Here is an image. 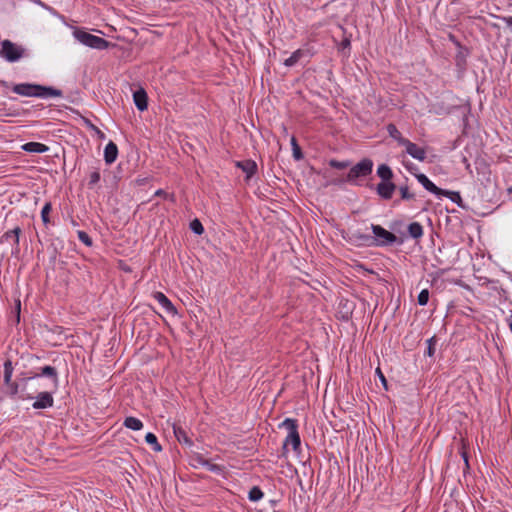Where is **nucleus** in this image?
<instances>
[{
	"label": "nucleus",
	"mask_w": 512,
	"mask_h": 512,
	"mask_svg": "<svg viewBox=\"0 0 512 512\" xmlns=\"http://www.w3.org/2000/svg\"><path fill=\"white\" fill-rule=\"evenodd\" d=\"M13 92L25 97H60L62 92L52 87H45L37 84L21 83L13 87Z\"/></svg>",
	"instance_id": "1"
},
{
	"label": "nucleus",
	"mask_w": 512,
	"mask_h": 512,
	"mask_svg": "<svg viewBox=\"0 0 512 512\" xmlns=\"http://www.w3.org/2000/svg\"><path fill=\"white\" fill-rule=\"evenodd\" d=\"M280 427H283L287 430L288 434L283 442V454H286L289 450V447L295 452L300 450L301 439L298 432V425L296 420L291 418H286L281 424Z\"/></svg>",
	"instance_id": "2"
},
{
	"label": "nucleus",
	"mask_w": 512,
	"mask_h": 512,
	"mask_svg": "<svg viewBox=\"0 0 512 512\" xmlns=\"http://www.w3.org/2000/svg\"><path fill=\"white\" fill-rule=\"evenodd\" d=\"M28 50L10 40L1 42L0 57L9 63L18 62L22 58L28 57Z\"/></svg>",
	"instance_id": "3"
},
{
	"label": "nucleus",
	"mask_w": 512,
	"mask_h": 512,
	"mask_svg": "<svg viewBox=\"0 0 512 512\" xmlns=\"http://www.w3.org/2000/svg\"><path fill=\"white\" fill-rule=\"evenodd\" d=\"M21 399H34L35 395L42 389H48L49 385L45 384L42 378L37 375L24 378L21 381Z\"/></svg>",
	"instance_id": "4"
},
{
	"label": "nucleus",
	"mask_w": 512,
	"mask_h": 512,
	"mask_svg": "<svg viewBox=\"0 0 512 512\" xmlns=\"http://www.w3.org/2000/svg\"><path fill=\"white\" fill-rule=\"evenodd\" d=\"M73 36L81 44L93 49L104 50L109 46V42L104 38L90 34L84 30H74Z\"/></svg>",
	"instance_id": "5"
},
{
	"label": "nucleus",
	"mask_w": 512,
	"mask_h": 512,
	"mask_svg": "<svg viewBox=\"0 0 512 512\" xmlns=\"http://www.w3.org/2000/svg\"><path fill=\"white\" fill-rule=\"evenodd\" d=\"M373 162L370 159H363L354 165L347 175V180L352 182L359 177H365L372 172Z\"/></svg>",
	"instance_id": "6"
},
{
	"label": "nucleus",
	"mask_w": 512,
	"mask_h": 512,
	"mask_svg": "<svg viewBox=\"0 0 512 512\" xmlns=\"http://www.w3.org/2000/svg\"><path fill=\"white\" fill-rule=\"evenodd\" d=\"M371 229L375 236L376 245L378 246L390 245L394 243L397 239L393 233L384 229L380 225L372 224Z\"/></svg>",
	"instance_id": "7"
},
{
	"label": "nucleus",
	"mask_w": 512,
	"mask_h": 512,
	"mask_svg": "<svg viewBox=\"0 0 512 512\" xmlns=\"http://www.w3.org/2000/svg\"><path fill=\"white\" fill-rule=\"evenodd\" d=\"M55 390L47 391L43 390L35 395V402L32 404L34 409H46L50 408L54 404L53 392Z\"/></svg>",
	"instance_id": "8"
},
{
	"label": "nucleus",
	"mask_w": 512,
	"mask_h": 512,
	"mask_svg": "<svg viewBox=\"0 0 512 512\" xmlns=\"http://www.w3.org/2000/svg\"><path fill=\"white\" fill-rule=\"evenodd\" d=\"M416 179L418 182L429 192L435 194L436 196H448L450 194L449 191L442 190L438 188L425 174L419 173L416 174Z\"/></svg>",
	"instance_id": "9"
},
{
	"label": "nucleus",
	"mask_w": 512,
	"mask_h": 512,
	"mask_svg": "<svg viewBox=\"0 0 512 512\" xmlns=\"http://www.w3.org/2000/svg\"><path fill=\"white\" fill-rule=\"evenodd\" d=\"M155 301L158 303L160 309L166 313L168 317H174L177 313L171 301L161 292H156L153 295Z\"/></svg>",
	"instance_id": "10"
},
{
	"label": "nucleus",
	"mask_w": 512,
	"mask_h": 512,
	"mask_svg": "<svg viewBox=\"0 0 512 512\" xmlns=\"http://www.w3.org/2000/svg\"><path fill=\"white\" fill-rule=\"evenodd\" d=\"M402 146L405 147L406 153L410 155L412 158L421 162L426 159V151L423 147L416 145L415 143L411 142L408 139L404 142Z\"/></svg>",
	"instance_id": "11"
},
{
	"label": "nucleus",
	"mask_w": 512,
	"mask_h": 512,
	"mask_svg": "<svg viewBox=\"0 0 512 512\" xmlns=\"http://www.w3.org/2000/svg\"><path fill=\"white\" fill-rule=\"evenodd\" d=\"M36 375L39 376L40 378L43 377V376L49 377L50 378L51 387L53 388V390L57 389V387H58V374H57V371H56V369L54 367L49 366V365L44 366L43 368H41V372L37 373Z\"/></svg>",
	"instance_id": "12"
},
{
	"label": "nucleus",
	"mask_w": 512,
	"mask_h": 512,
	"mask_svg": "<svg viewBox=\"0 0 512 512\" xmlns=\"http://www.w3.org/2000/svg\"><path fill=\"white\" fill-rule=\"evenodd\" d=\"M395 189L396 186L391 181L380 182L377 185V193L383 199H390Z\"/></svg>",
	"instance_id": "13"
},
{
	"label": "nucleus",
	"mask_w": 512,
	"mask_h": 512,
	"mask_svg": "<svg viewBox=\"0 0 512 512\" xmlns=\"http://www.w3.org/2000/svg\"><path fill=\"white\" fill-rule=\"evenodd\" d=\"M236 166L246 174V179H250L257 171V165L252 160L239 161Z\"/></svg>",
	"instance_id": "14"
},
{
	"label": "nucleus",
	"mask_w": 512,
	"mask_h": 512,
	"mask_svg": "<svg viewBox=\"0 0 512 512\" xmlns=\"http://www.w3.org/2000/svg\"><path fill=\"white\" fill-rule=\"evenodd\" d=\"M133 100L138 110L144 111L147 109V94L143 89H139L133 93Z\"/></svg>",
	"instance_id": "15"
},
{
	"label": "nucleus",
	"mask_w": 512,
	"mask_h": 512,
	"mask_svg": "<svg viewBox=\"0 0 512 512\" xmlns=\"http://www.w3.org/2000/svg\"><path fill=\"white\" fill-rule=\"evenodd\" d=\"M118 155V148L117 145L110 141L104 149V159L107 164H112Z\"/></svg>",
	"instance_id": "16"
},
{
	"label": "nucleus",
	"mask_w": 512,
	"mask_h": 512,
	"mask_svg": "<svg viewBox=\"0 0 512 512\" xmlns=\"http://www.w3.org/2000/svg\"><path fill=\"white\" fill-rule=\"evenodd\" d=\"M22 149L29 153L41 154L49 150V147L39 142H28L22 146Z\"/></svg>",
	"instance_id": "17"
},
{
	"label": "nucleus",
	"mask_w": 512,
	"mask_h": 512,
	"mask_svg": "<svg viewBox=\"0 0 512 512\" xmlns=\"http://www.w3.org/2000/svg\"><path fill=\"white\" fill-rule=\"evenodd\" d=\"M20 233H21L20 227H16L12 230H9L3 234V236L0 239V242L12 240L16 246L15 250L17 252L19 250Z\"/></svg>",
	"instance_id": "18"
},
{
	"label": "nucleus",
	"mask_w": 512,
	"mask_h": 512,
	"mask_svg": "<svg viewBox=\"0 0 512 512\" xmlns=\"http://www.w3.org/2000/svg\"><path fill=\"white\" fill-rule=\"evenodd\" d=\"M173 432H174L176 439L180 443L192 445L191 439L188 437L187 432L185 431V429L182 426H180L178 424H173Z\"/></svg>",
	"instance_id": "19"
},
{
	"label": "nucleus",
	"mask_w": 512,
	"mask_h": 512,
	"mask_svg": "<svg viewBox=\"0 0 512 512\" xmlns=\"http://www.w3.org/2000/svg\"><path fill=\"white\" fill-rule=\"evenodd\" d=\"M123 425L126 428L134 430V431H139L143 428V422L140 419L133 417V416L126 417L123 422Z\"/></svg>",
	"instance_id": "20"
},
{
	"label": "nucleus",
	"mask_w": 512,
	"mask_h": 512,
	"mask_svg": "<svg viewBox=\"0 0 512 512\" xmlns=\"http://www.w3.org/2000/svg\"><path fill=\"white\" fill-rule=\"evenodd\" d=\"M387 132L391 138H393L399 145H403L404 142L407 140L402 136L400 131L397 129V127L394 124H389L387 126Z\"/></svg>",
	"instance_id": "21"
},
{
	"label": "nucleus",
	"mask_w": 512,
	"mask_h": 512,
	"mask_svg": "<svg viewBox=\"0 0 512 512\" xmlns=\"http://www.w3.org/2000/svg\"><path fill=\"white\" fill-rule=\"evenodd\" d=\"M305 55V51L302 50V49H298L296 51H294L290 57H288L285 61H284V65L286 67H292L294 66L295 64H297L299 62V60Z\"/></svg>",
	"instance_id": "22"
},
{
	"label": "nucleus",
	"mask_w": 512,
	"mask_h": 512,
	"mask_svg": "<svg viewBox=\"0 0 512 512\" xmlns=\"http://www.w3.org/2000/svg\"><path fill=\"white\" fill-rule=\"evenodd\" d=\"M408 233L414 239H419L423 236V227L418 222H413L408 226Z\"/></svg>",
	"instance_id": "23"
},
{
	"label": "nucleus",
	"mask_w": 512,
	"mask_h": 512,
	"mask_svg": "<svg viewBox=\"0 0 512 512\" xmlns=\"http://www.w3.org/2000/svg\"><path fill=\"white\" fill-rule=\"evenodd\" d=\"M377 174L378 176L382 179V182H385V181H390L391 178L393 177V172L392 170L390 169L389 166L385 165V164H381L378 168H377Z\"/></svg>",
	"instance_id": "24"
},
{
	"label": "nucleus",
	"mask_w": 512,
	"mask_h": 512,
	"mask_svg": "<svg viewBox=\"0 0 512 512\" xmlns=\"http://www.w3.org/2000/svg\"><path fill=\"white\" fill-rule=\"evenodd\" d=\"M146 442L152 446L153 450L156 452L162 451V446L158 443L157 437L155 434L149 432L145 436Z\"/></svg>",
	"instance_id": "25"
},
{
	"label": "nucleus",
	"mask_w": 512,
	"mask_h": 512,
	"mask_svg": "<svg viewBox=\"0 0 512 512\" xmlns=\"http://www.w3.org/2000/svg\"><path fill=\"white\" fill-rule=\"evenodd\" d=\"M12 374L13 366L11 361L8 360L4 363V382L6 385L12 382Z\"/></svg>",
	"instance_id": "26"
},
{
	"label": "nucleus",
	"mask_w": 512,
	"mask_h": 512,
	"mask_svg": "<svg viewBox=\"0 0 512 512\" xmlns=\"http://www.w3.org/2000/svg\"><path fill=\"white\" fill-rule=\"evenodd\" d=\"M264 496V493L262 492V490L255 486L253 487L250 491H249V494H248V498L250 501H253V502H256V501H259L260 499H262Z\"/></svg>",
	"instance_id": "27"
},
{
	"label": "nucleus",
	"mask_w": 512,
	"mask_h": 512,
	"mask_svg": "<svg viewBox=\"0 0 512 512\" xmlns=\"http://www.w3.org/2000/svg\"><path fill=\"white\" fill-rule=\"evenodd\" d=\"M52 210V205L50 202L45 203L41 210V219L45 225L50 223L49 214Z\"/></svg>",
	"instance_id": "28"
},
{
	"label": "nucleus",
	"mask_w": 512,
	"mask_h": 512,
	"mask_svg": "<svg viewBox=\"0 0 512 512\" xmlns=\"http://www.w3.org/2000/svg\"><path fill=\"white\" fill-rule=\"evenodd\" d=\"M190 229L197 235H201L204 232L203 225L198 219L191 221Z\"/></svg>",
	"instance_id": "29"
},
{
	"label": "nucleus",
	"mask_w": 512,
	"mask_h": 512,
	"mask_svg": "<svg viewBox=\"0 0 512 512\" xmlns=\"http://www.w3.org/2000/svg\"><path fill=\"white\" fill-rule=\"evenodd\" d=\"M201 466L206 467L207 470L215 473L222 472V467L217 464H212L208 460H201Z\"/></svg>",
	"instance_id": "30"
},
{
	"label": "nucleus",
	"mask_w": 512,
	"mask_h": 512,
	"mask_svg": "<svg viewBox=\"0 0 512 512\" xmlns=\"http://www.w3.org/2000/svg\"><path fill=\"white\" fill-rule=\"evenodd\" d=\"M429 300V291L427 289H423L417 298L418 304L424 306L428 303Z\"/></svg>",
	"instance_id": "31"
},
{
	"label": "nucleus",
	"mask_w": 512,
	"mask_h": 512,
	"mask_svg": "<svg viewBox=\"0 0 512 512\" xmlns=\"http://www.w3.org/2000/svg\"><path fill=\"white\" fill-rule=\"evenodd\" d=\"M10 388V394L11 395H19V398L21 399V382L20 383H16V382H11L10 384H7Z\"/></svg>",
	"instance_id": "32"
},
{
	"label": "nucleus",
	"mask_w": 512,
	"mask_h": 512,
	"mask_svg": "<svg viewBox=\"0 0 512 512\" xmlns=\"http://www.w3.org/2000/svg\"><path fill=\"white\" fill-rule=\"evenodd\" d=\"M77 235H78V239L82 243H84L86 246L89 247V246L92 245V239L90 238V236L86 232L79 230L77 232Z\"/></svg>",
	"instance_id": "33"
},
{
	"label": "nucleus",
	"mask_w": 512,
	"mask_h": 512,
	"mask_svg": "<svg viewBox=\"0 0 512 512\" xmlns=\"http://www.w3.org/2000/svg\"><path fill=\"white\" fill-rule=\"evenodd\" d=\"M291 145L293 147V156H294V158L297 159V160L301 159L302 158V153H301L300 147L297 144V141H296L295 137L291 138Z\"/></svg>",
	"instance_id": "34"
},
{
	"label": "nucleus",
	"mask_w": 512,
	"mask_h": 512,
	"mask_svg": "<svg viewBox=\"0 0 512 512\" xmlns=\"http://www.w3.org/2000/svg\"><path fill=\"white\" fill-rule=\"evenodd\" d=\"M399 191L401 194V198L404 200H410L414 198V194L409 191L407 186H401L399 188Z\"/></svg>",
	"instance_id": "35"
},
{
	"label": "nucleus",
	"mask_w": 512,
	"mask_h": 512,
	"mask_svg": "<svg viewBox=\"0 0 512 512\" xmlns=\"http://www.w3.org/2000/svg\"><path fill=\"white\" fill-rule=\"evenodd\" d=\"M100 181V172L94 170L89 175V185H95Z\"/></svg>",
	"instance_id": "36"
},
{
	"label": "nucleus",
	"mask_w": 512,
	"mask_h": 512,
	"mask_svg": "<svg viewBox=\"0 0 512 512\" xmlns=\"http://www.w3.org/2000/svg\"><path fill=\"white\" fill-rule=\"evenodd\" d=\"M375 374L378 376L381 384L383 385V388L387 391L388 390V383H387V380H386L383 372L381 371V369L379 367L376 368Z\"/></svg>",
	"instance_id": "37"
},
{
	"label": "nucleus",
	"mask_w": 512,
	"mask_h": 512,
	"mask_svg": "<svg viewBox=\"0 0 512 512\" xmlns=\"http://www.w3.org/2000/svg\"><path fill=\"white\" fill-rule=\"evenodd\" d=\"M348 164V162L337 161L334 159L329 161V165L336 169H345L346 167H348Z\"/></svg>",
	"instance_id": "38"
},
{
	"label": "nucleus",
	"mask_w": 512,
	"mask_h": 512,
	"mask_svg": "<svg viewBox=\"0 0 512 512\" xmlns=\"http://www.w3.org/2000/svg\"><path fill=\"white\" fill-rule=\"evenodd\" d=\"M427 343H428V347H427V352L426 353H427L428 356L431 357L434 354V345L436 343L435 337L433 336L430 339H428Z\"/></svg>",
	"instance_id": "39"
},
{
	"label": "nucleus",
	"mask_w": 512,
	"mask_h": 512,
	"mask_svg": "<svg viewBox=\"0 0 512 512\" xmlns=\"http://www.w3.org/2000/svg\"><path fill=\"white\" fill-rule=\"evenodd\" d=\"M461 455H462V458H463V460L465 462L466 467L468 468L469 467V463H468L467 452L465 450H462Z\"/></svg>",
	"instance_id": "40"
},
{
	"label": "nucleus",
	"mask_w": 512,
	"mask_h": 512,
	"mask_svg": "<svg viewBox=\"0 0 512 512\" xmlns=\"http://www.w3.org/2000/svg\"><path fill=\"white\" fill-rule=\"evenodd\" d=\"M201 460H205V459L200 455H197L196 457L193 458V461L195 463H197L198 465H201Z\"/></svg>",
	"instance_id": "41"
},
{
	"label": "nucleus",
	"mask_w": 512,
	"mask_h": 512,
	"mask_svg": "<svg viewBox=\"0 0 512 512\" xmlns=\"http://www.w3.org/2000/svg\"><path fill=\"white\" fill-rule=\"evenodd\" d=\"M504 21H505V23H506L508 26H512V16H510V17H505V18H504Z\"/></svg>",
	"instance_id": "42"
},
{
	"label": "nucleus",
	"mask_w": 512,
	"mask_h": 512,
	"mask_svg": "<svg viewBox=\"0 0 512 512\" xmlns=\"http://www.w3.org/2000/svg\"><path fill=\"white\" fill-rule=\"evenodd\" d=\"M358 239L362 240V241H366V240H369L370 237L369 236H365V235H360V236H357Z\"/></svg>",
	"instance_id": "43"
},
{
	"label": "nucleus",
	"mask_w": 512,
	"mask_h": 512,
	"mask_svg": "<svg viewBox=\"0 0 512 512\" xmlns=\"http://www.w3.org/2000/svg\"><path fill=\"white\" fill-rule=\"evenodd\" d=\"M155 194L159 196V195L164 194V191L160 189V190H157Z\"/></svg>",
	"instance_id": "44"
},
{
	"label": "nucleus",
	"mask_w": 512,
	"mask_h": 512,
	"mask_svg": "<svg viewBox=\"0 0 512 512\" xmlns=\"http://www.w3.org/2000/svg\"><path fill=\"white\" fill-rule=\"evenodd\" d=\"M509 327H510V329L512 331V322H509Z\"/></svg>",
	"instance_id": "45"
},
{
	"label": "nucleus",
	"mask_w": 512,
	"mask_h": 512,
	"mask_svg": "<svg viewBox=\"0 0 512 512\" xmlns=\"http://www.w3.org/2000/svg\"><path fill=\"white\" fill-rule=\"evenodd\" d=\"M509 191H510V192L512 191V187L509 189Z\"/></svg>",
	"instance_id": "46"
}]
</instances>
